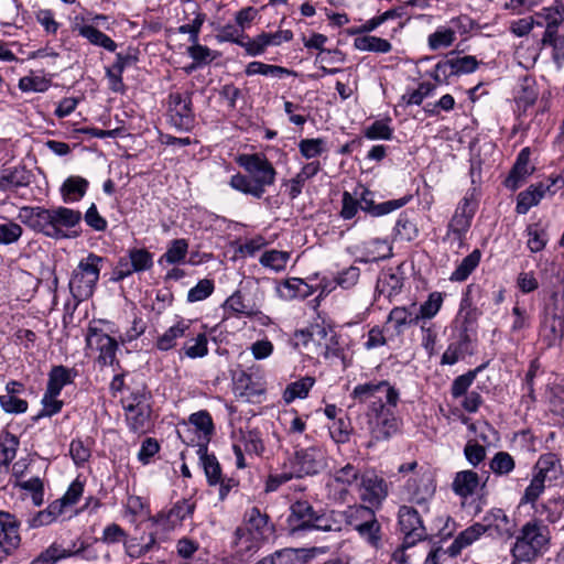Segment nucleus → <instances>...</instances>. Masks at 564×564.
<instances>
[{"mask_svg":"<svg viewBox=\"0 0 564 564\" xmlns=\"http://www.w3.org/2000/svg\"><path fill=\"white\" fill-rule=\"evenodd\" d=\"M70 555L62 545L57 543L51 544L47 549L42 551L31 564H56L59 560L66 558Z\"/></svg>","mask_w":564,"mask_h":564,"instance_id":"55","label":"nucleus"},{"mask_svg":"<svg viewBox=\"0 0 564 564\" xmlns=\"http://www.w3.org/2000/svg\"><path fill=\"white\" fill-rule=\"evenodd\" d=\"M262 543L263 541L250 533L248 529L237 527L230 542L232 556L241 562H247L260 550Z\"/></svg>","mask_w":564,"mask_h":564,"instance_id":"17","label":"nucleus"},{"mask_svg":"<svg viewBox=\"0 0 564 564\" xmlns=\"http://www.w3.org/2000/svg\"><path fill=\"white\" fill-rule=\"evenodd\" d=\"M104 260L102 257L91 252L79 261L68 284L69 291L76 301L88 300L94 294Z\"/></svg>","mask_w":564,"mask_h":564,"instance_id":"5","label":"nucleus"},{"mask_svg":"<svg viewBox=\"0 0 564 564\" xmlns=\"http://www.w3.org/2000/svg\"><path fill=\"white\" fill-rule=\"evenodd\" d=\"M478 65L479 62L473 55L454 56L438 62L432 76L436 82L443 83L452 76L474 73Z\"/></svg>","mask_w":564,"mask_h":564,"instance_id":"14","label":"nucleus"},{"mask_svg":"<svg viewBox=\"0 0 564 564\" xmlns=\"http://www.w3.org/2000/svg\"><path fill=\"white\" fill-rule=\"evenodd\" d=\"M229 184L234 189L251 195L256 198H261L265 192L260 186H257L252 178L240 173L232 175Z\"/></svg>","mask_w":564,"mask_h":564,"instance_id":"50","label":"nucleus"},{"mask_svg":"<svg viewBox=\"0 0 564 564\" xmlns=\"http://www.w3.org/2000/svg\"><path fill=\"white\" fill-rule=\"evenodd\" d=\"M191 324V321H177L176 324L169 327L162 335L156 338L155 347L161 351L171 350L176 346L178 338L187 337Z\"/></svg>","mask_w":564,"mask_h":564,"instance_id":"26","label":"nucleus"},{"mask_svg":"<svg viewBox=\"0 0 564 564\" xmlns=\"http://www.w3.org/2000/svg\"><path fill=\"white\" fill-rule=\"evenodd\" d=\"M89 347L96 346L99 351L98 362L102 365H112L116 361L118 343L108 334L102 333L96 327H89L86 337Z\"/></svg>","mask_w":564,"mask_h":564,"instance_id":"18","label":"nucleus"},{"mask_svg":"<svg viewBox=\"0 0 564 564\" xmlns=\"http://www.w3.org/2000/svg\"><path fill=\"white\" fill-rule=\"evenodd\" d=\"M534 471L546 479L549 485L558 480L564 474L561 460L554 453L541 455L534 465Z\"/></svg>","mask_w":564,"mask_h":564,"instance_id":"24","label":"nucleus"},{"mask_svg":"<svg viewBox=\"0 0 564 564\" xmlns=\"http://www.w3.org/2000/svg\"><path fill=\"white\" fill-rule=\"evenodd\" d=\"M484 527L487 532L503 540L511 539L516 533L517 524L502 509H492L484 517Z\"/></svg>","mask_w":564,"mask_h":564,"instance_id":"19","label":"nucleus"},{"mask_svg":"<svg viewBox=\"0 0 564 564\" xmlns=\"http://www.w3.org/2000/svg\"><path fill=\"white\" fill-rule=\"evenodd\" d=\"M315 383L313 377H304L295 382L290 383L283 392V400L286 404L292 403L295 399H304Z\"/></svg>","mask_w":564,"mask_h":564,"instance_id":"46","label":"nucleus"},{"mask_svg":"<svg viewBox=\"0 0 564 564\" xmlns=\"http://www.w3.org/2000/svg\"><path fill=\"white\" fill-rule=\"evenodd\" d=\"M411 198L412 196L408 195L398 199H391L380 204H376L373 200L372 192H370L367 188H364L362 193L360 194L359 202L361 210L370 214L373 217H379L403 207L410 202Z\"/></svg>","mask_w":564,"mask_h":564,"instance_id":"20","label":"nucleus"},{"mask_svg":"<svg viewBox=\"0 0 564 564\" xmlns=\"http://www.w3.org/2000/svg\"><path fill=\"white\" fill-rule=\"evenodd\" d=\"M200 465L210 486L217 485L221 480V467L214 454H208L206 444H199L196 451Z\"/></svg>","mask_w":564,"mask_h":564,"instance_id":"34","label":"nucleus"},{"mask_svg":"<svg viewBox=\"0 0 564 564\" xmlns=\"http://www.w3.org/2000/svg\"><path fill=\"white\" fill-rule=\"evenodd\" d=\"M191 91H173L169 95V119L180 131H191L195 123Z\"/></svg>","mask_w":564,"mask_h":564,"instance_id":"7","label":"nucleus"},{"mask_svg":"<svg viewBox=\"0 0 564 564\" xmlns=\"http://www.w3.org/2000/svg\"><path fill=\"white\" fill-rule=\"evenodd\" d=\"M359 498L367 505L380 508L389 494L386 479L373 469L365 470L358 484Z\"/></svg>","mask_w":564,"mask_h":564,"instance_id":"10","label":"nucleus"},{"mask_svg":"<svg viewBox=\"0 0 564 564\" xmlns=\"http://www.w3.org/2000/svg\"><path fill=\"white\" fill-rule=\"evenodd\" d=\"M15 486L31 494V499L35 507H40L43 505L44 485L39 477H33L24 481H17Z\"/></svg>","mask_w":564,"mask_h":564,"instance_id":"56","label":"nucleus"},{"mask_svg":"<svg viewBox=\"0 0 564 564\" xmlns=\"http://www.w3.org/2000/svg\"><path fill=\"white\" fill-rule=\"evenodd\" d=\"M479 486V476L473 470H462L455 475L453 490L460 497L471 496Z\"/></svg>","mask_w":564,"mask_h":564,"instance_id":"38","label":"nucleus"},{"mask_svg":"<svg viewBox=\"0 0 564 564\" xmlns=\"http://www.w3.org/2000/svg\"><path fill=\"white\" fill-rule=\"evenodd\" d=\"M486 532L487 527H484L482 523H475L460 532L444 552L448 553L449 556L455 557L462 552L464 547L470 545Z\"/></svg>","mask_w":564,"mask_h":564,"instance_id":"31","label":"nucleus"},{"mask_svg":"<svg viewBox=\"0 0 564 564\" xmlns=\"http://www.w3.org/2000/svg\"><path fill=\"white\" fill-rule=\"evenodd\" d=\"M247 76L263 75L282 78L283 76L295 75L294 72L278 65H270L262 62H250L245 69Z\"/></svg>","mask_w":564,"mask_h":564,"instance_id":"44","label":"nucleus"},{"mask_svg":"<svg viewBox=\"0 0 564 564\" xmlns=\"http://www.w3.org/2000/svg\"><path fill=\"white\" fill-rule=\"evenodd\" d=\"M239 527L248 529L250 533L262 541L273 531V524L270 523L269 516L261 512L257 507H252L245 512L243 521Z\"/></svg>","mask_w":564,"mask_h":564,"instance_id":"21","label":"nucleus"},{"mask_svg":"<svg viewBox=\"0 0 564 564\" xmlns=\"http://www.w3.org/2000/svg\"><path fill=\"white\" fill-rule=\"evenodd\" d=\"M486 532L487 527H484L482 523H475L460 532L444 552L448 553L449 556L455 557L462 552L464 547L470 545Z\"/></svg>","mask_w":564,"mask_h":564,"instance_id":"32","label":"nucleus"},{"mask_svg":"<svg viewBox=\"0 0 564 564\" xmlns=\"http://www.w3.org/2000/svg\"><path fill=\"white\" fill-rule=\"evenodd\" d=\"M325 465V455L317 446L296 449L289 459V467L293 469L295 478L318 474Z\"/></svg>","mask_w":564,"mask_h":564,"instance_id":"8","label":"nucleus"},{"mask_svg":"<svg viewBox=\"0 0 564 564\" xmlns=\"http://www.w3.org/2000/svg\"><path fill=\"white\" fill-rule=\"evenodd\" d=\"M311 557V550L283 549L270 556L263 557L257 564H303Z\"/></svg>","mask_w":564,"mask_h":564,"instance_id":"28","label":"nucleus"},{"mask_svg":"<svg viewBox=\"0 0 564 564\" xmlns=\"http://www.w3.org/2000/svg\"><path fill=\"white\" fill-rule=\"evenodd\" d=\"M18 218L35 232L52 239H69L80 235L78 229L83 219L79 210L58 206L45 208L41 206H23Z\"/></svg>","mask_w":564,"mask_h":564,"instance_id":"1","label":"nucleus"},{"mask_svg":"<svg viewBox=\"0 0 564 564\" xmlns=\"http://www.w3.org/2000/svg\"><path fill=\"white\" fill-rule=\"evenodd\" d=\"M482 369V366L477 367L474 370H469L468 372L458 376L454 379L451 388V393L453 398L457 399L467 393L469 387L474 382L477 373Z\"/></svg>","mask_w":564,"mask_h":564,"instance_id":"57","label":"nucleus"},{"mask_svg":"<svg viewBox=\"0 0 564 564\" xmlns=\"http://www.w3.org/2000/svg\"><path fill=\"white\" fill-rule=\"evenodd\" d=\"M77 372L74 369H68L65 366H54L48 373V381L46 389L50 395H59L62 389L70 384Z\"/></svg>","mask_w":564,"mask_h":564,"instance_id":"33","label":"nucleus"},{"mask_svg":"<svg viewBox=\"0 0 564 564\" xmlns=\"http://www.w3.org/2000/svg\"><path fill=\"white\" fill-rule=\"evenodd\" d=\"M234 391L236 397L250 401L253 397L261 394L263 389L253 382L250 375L241 371L234 377Z\"/></svg>","mask_w":564,"mask_h":564,"instance_id":"39","label":"nucleus"},{"mask_svg":"<svg viewBox=\"0 0 564 564\" xmlns=\"http://www.w3.org/2000/svg\"><path fill=\"white\" fill-rule=\"evenodd\" d=\"M456 41L454 29L440 26L427 37L430 50L437 51L442 47H449Z\"/></svg>","mask_w":564,"mask_h":564,"instance_id":"49","label":"nucleus"},{"mask_svg":"<svg viewBox=\"0 0 564 564\" xmlns=\"http://www.w3.org/2000/svg\"><path fill=\"white\" fill-rule=\"evenodd\" d=\"M525 231L528 236L527 246L530 251L534 253L542 251L549 241L546 230L541 226V224L534 223L528 225Z\"/></svg>","mask_w":564,"mask_h":564,"instance_id":"47","label":"nucleus"},{"mask_svg":"<svg viewBox=\"0 0 564 564\" xmlns=\"http://www.w3.org/2000/svg\"><path fill=\"white\" fill-rule=\"evenodd\" d=\"M195 502L189 499L176 501L169 511H161L150 518V521L166 536L187 517L192 516L195 510Z\"/></svg>","mask_w":564,"mask_h":564,"instance_id":"12","label":"nucleus"},{"mask_svg":"<svg viewBox=\"0 0 564 564\" xmlns=\"http://www.w3.org/2000/svg\"><path fill=\"white\" fill-rule=\"evenodd\" d=\"M400 269L401 265H399L395 271L388 269L387 271H383L378 279L377 289L381 293H387L389 297L398 294L403 286L404 279Z\"/></svg>","mask_w":564,"mask_h":564,"instance_id":"40","label":"nucleus"},{"mask_svg":"<svg viewBox=\"0 0 564 564\" xmlns=\"http://www.w3.org/2000/svg\"><path fill=\"white\" fill-rule=\"evenodd\" d=\"M89 183L82 176H69L61 186V194L65 203L78 202L87 192Z\"/></svg>","mask_w":564,"mask_h":564,"instance_id":"37","label":"nucleus"},{"mask_svg":"<svg viewBox=\"0 0 564 564\" xmlns=\"http://www.w3.org/2000/svg\"><path fill=\"white\" fill-rule=\"evenodd\" d=\"M430 481L429 477L422 476L421 478H410L406 481L405 490L411 502L420 506L423 510H426V503L432 498L434 489L425 484Z\"/></svg>","mask_w":564,"mask_h":564,"instance_id":"27","label":"nucleus"},{"mask_svg":"<svg viewBox=\"0 0 564 564\" xmlns=\"http://www.w3.org/2000/svg\"><path fill=\"white\" fill-rule=\"evenodd\" d=\"M215 284L213 280L203 279L192 288L187 293V301L189 303L199 302L207 299L214 292Z\"/></svg>","mask_w":564,"mask_h":564,"instance_id":"63","label":"nucleus"},{"mask_svg":"<svg viewBox=\"0 0 564 564\" xmlns=\"http://www.w3.org/2000/svg\"><path fill=\"white\" fill-rule=\"evenodd\" d=\"M540 336L547 347L560 346L564 338V294L552 292L540 319Z\"/></svg>","mask_w":564,"mask_h":564,"instance_id":"4","label":"nucleus"},{"mask_svg":"<svg viewBox=\"0 0 564 564\" xmlns=\"http://www.w3.org/2000/svg\"><path fill=\"white\" fill-rule=\"evenodd\" d=\"M536 26H544L545 31L542 39L553 36L558 33V28L564 23V14L554 6L543 7L534 14Z\"/></svg>","mask_w":564,"mask_h":564,"instance_id":"23","label":"nucleus"},{"mask_svg":"<svg viewBox=\"0 0 564 564\" xmlns=\"http://www.w3.org/2000/svg\"><path fill=\"white\" fill-rule=\"evenodd\" d=\"M394 230L395 235L405 241H412L419 235L415 224L411 221L405 214L399 216Z\"/></svg>","mask_w":564,"mask_h":564,"instance_id":"62","label":"nucleus"},{"mask_svg":"<svg viewBox=\"0 0 564 564\" xmlns=\"http://www.w3.org/2000/svg\"><path fill=\"white\" fill-rule=\"evenodd\" d=\"M535 512L551 523H562L564 527V497L556 496L535 507Z\"/></svg>","mask_w":564,"mask_h":564,"instance_id":"35","label":"nucleus"},{"mask_svg":"<svg viewBox=\"0 0 564 564\" xmlns=\"http://www.w3.org/2000/svg\"><path fill=\"white\" fill-rule=\"evenodd\" d=\"M443 304V296L440 292H433L429 295V299L416 307V315L419 317V323L422 319H431L433 318L438 311L441 310Z\"/></svg>","mask_w":564,"mask_h":564,"instance_id":"54","label":"nucleus"},{"mask_svg":"<svg viewBox=\"0 0 564 564\" xmlns=\"http://www.w3.org/2000/svg\"><path fill=\"white\" fill-rule=\"evenodd\" d=\"M334 512L319 513L306 500H296L290 507L288 524L295 533L305 530L340 531V523L333 518Z\"/></svg>","mask_w":564,"mask_h":564,"instance_id":"2","label":"nucleus"},{"mask_svg":"<svg viewBox=\"0 0 564 564\" xmlns=\"http://www.w3.org/2000/svg\"><path fill=\"white\" fill-rule=\"evenodd\" d=\"M390 118L376 120L365 129L364 135L369 140H391L393 129L390 127Z\"/></svg>","mask_w":564,"mask_h":564,"instance_id":"51","label":"nucleus"},{"mask_svg":"<svg viewBox=\"0 0 564 564\" xmlns=\"http://www.w3.org/2000/svg\"><path fill=\"white\" fill-rule=\"evenodd\" d=\"M208 354V339L205 333H199L195 337L187 339L180 349V356L191 359L203 358Z\"/></svg>","mask_w":564,"mask_h":564,"instance_id":"41","label":"nucleus"},{"mask_svg":"<svg viewBox=\"0 0 564 564\" xmlns=\"http://www.w3.org/2000/svg\"><path fill=\"white\" fill-rule=\"evenodd\" d=\"M4 192L28 187L33 178V173L24 165H17L1 170Z\"/></svg>","mask_w":564,"mask_h":564,"instance_id":"29","label":"nucleus"},{"mask_svg":"<svg viewBox=\"0 0 564 564\" xmlns=\"http://www.w3.org/2000/svg\"><path fill=\"white\" fill-rule=\"evenodd\" d=\"M126 421L129 429L134 433H145L151 425V405L123 406Z\"/></svg>","mask_w":564,"mask_h":564,"instance_id":"25","label":"nucleus"},{"mask_svg":"<svg viewBox=\"0 0 564 564\" xmlns=\"http://www.w3.org/2000/svg\"><path fill=\"white\" fill-rule=\"evenodd\" d=\"M79 35L87 39L90 44L104 47L109 52L117 50V44L107 34L93 25H83L78 29Z\"/></svg>","mask_w":564,"mask_h":564,"instance_id":"43","label":"nucleus"},{"mask_svg":"<svg viewBox=\"0 0 564 564\" xmlns=\"http://www.w3.org/2000/svg\"><path fill=\"white\" fill-rule=\"evenodd\" d=\"M354 46L359 51L375 52V53H389L392 50L391 43L382 37L373 35H364L354 40Z\"/></svg>","mask_w":564,"mask_h":564,"instance_id":"45","label":"nucleus"},{"mask_svg":"<svg viewBox=\"0 0 564 564\" xmlns=\"http://www.w3.org/2000/svg\"><path fill=\"white\" fill-rule=\"evenodd\" d=\"M550 541V532L546 525L539 520L528 521L520 530L511 549L512 557L524 560L530 564L536 558L542 549Z\"/></svg>","mask_w":564,"mask_h":564,"instance_id":"3","label":"nucleus"},{"mask_svg":"<svg viewBox=\"0 0 564 564\" xmlns=\"http://www.w3.org/2000/svg\"><path fill=\"white\" fill-rule=\"evenodd\" d=\"M530 155L531 151L530 148H523L518 156L517 160L509 172V175L505 180V186L510 189H517L522 182L534 172V166H530Z\"/></svg>","mask_w":564,"mask_h":564,"instance_id":"22","label":"nucleus"},{"mask_svg":"<svg viewBox=\"0 0 564 564\" xmlns=\"http://www.w3.org/2000/svg\"><path fill=\"white\" fill-rule=\"evenodd\" d=\"M240 440L243 443L245 451L249 454L261 455L264 451V445L260 433L256 430H250L243 432L239 431Z\"/></svg>","mask_w":564,"mask_h":564,"instance_id":"58","label":"nucleus"},{"mask_svg":"<svg viewBox=\"0 0 564 564\" xmlns=\"http://www.w3.org/2000/svg\"><path fill=\"white\" fill-rule=\"evenodd\" d=\"M399 524L404 533L402 543L404 549L413 546L426 535L419 511L413 507L402 506L399 509Z\"/></svg>","mask_w":564,"mask_h":564,"instance_id":"15","label":"nucleus"},{"mask_svg":"<svg viewBox=\"0 0 564 564\" xmlns=\"http://www.w3.org/2000/svg\"><path fill=\"white\" fill-rule=\"evenodd\" d=\"M20 521L13 513L0 510V563L11 556L20 546Z\"/></svg>","mask_w":564,"mask_h":564,"instance_id":"13","label":"nucleus"},{"mask_svg":"<svg viewBox=\"0 0 564 564\" xmlns=\"http://www.w3.org/2000/svg\"><path fill=\"white\" fill-rule=\"evenodd\" d=\"M188 251V242L186 239L180 238L172 240L165 253L161 257L160 262L163 261L169 264H177L184 261Z\"/></svg>","mask_w":564,"mask_h":564,"instance_id":"48","label":"nucleus"},{"mask_svg":"<svg viewBox=\"0 0 564 564\" xmlns=\"http://www.w3.org/2000/svg\"><path fill=\"white\" fill-rule=\"evenodd\" d=\"M128 256L135 273L150 270L153 265V254L145 248L129 249Z\"/></svg>","mask_w":564,"mask_h":564,"instance_id":"52","label":"nucleus"},{"mask_svg":"<svg viewBox=\"0 0 564 564\" xmlns=\"http://www.w3.org/2000/svg\"><path fill=\"white\" fill-rule=\"evenodd\" d=\"M481 259L479 249H475L471 253L465 257L457 268L453 271L449 280L453 282H463L468 279L473 271L478 267Z\"/></svg>","mask_w":564,"mask_h":564,"instance_id":"42","label":"nucleus"},{"mask_svg":"<svg viewBox=\"0 0 564 564\" xmlns=\"http://www.w3.org/2000/svg\"><path fill=\"white\" fill-rule=\"evenodd\" d=\"M546 479L534 473L530 485L525 488L521 503H534L545 489Z\"/></svg>","mask_w":564,"mask_h":564,"instance_id":"61","label":"nucleus"},{"mask_svg":"<svg viewBox=\"0 0 564 564\" xmlns=\"http://www.w3.org/2000/svg\"><path fill=\"white\" fill-rule=\"evenodd\" d=\"M238 163L250 174L257 186L265 191V186L274 184L276 172L264 154H242Z\"/></svg>","mask_w":564,"mask_h":564,"instance_id":"9","label":"nucleus"},{"mask_svg":"<svg viewBox=\"0 0 564 564\" xmlns=\"http://www.w3.org/2000/svg\"><path fill=\"white\" fill-rule=\"evenodd\" d=\"M516 463L507 452H498L490 460V468L496 475H508L514 469Z\"/></svg>","mask_w":564,"mask_h":564,"instance_id":"59","label":"nucleus"},{"mask_svg":"<svg viewBox=\"0 0 564 564\" xmlns=\"http://www.w3.org/2000/svg\"><path fill=\"white\" fill-rule=\"evenodd\" d=\"M384 386H388V381L386 380L358 384L352 390L351 397L357 399L359 402H366L375 397L377 392L382 391Z\"/></svg>","mask_w":564,"mask_h":564,"instance_id":"60","label":"nucleus"},{"mask_svg":"<svg viewBox=\"0 0 564 564\" xmlns=\"http://www.w3.org/2000/svg\"><path fill=\"white\" fill-rule=\"evenodd\" d=\"M289 259L290 253L286 251L268 250L262 253L259 261L263 267L280 272L285 269Z\"/></svg>","mask_w":564,"mask_h":564,"instance_id":"53","label":"nucleus"},{"mask_svg":"<svg viewBox=\"0 0 564 564\" xmlns=\"http://www.w3.org/2000/svg\"><path fill=\"white\" fill-rule=\"evenodd\" d=\"M544 46H551L553 50V59L561 67L564 64V35L560 33L553 34V36L541 39Z\"/></svg>","mask_w":564,"mask_h":564,"instance_id":"64","label":"nucleus"},{"mask_svg":"<svg viewBox=\"0 0 564 564\" xmlns=\"http://www.w3.org/2000/svg\"><path fill=\"white\" fill-rule=\"evenodd\" d=\"M387 322L394 324L397 334L403 333L404 328L408 326L420 324L416 315V304L413 303L410 306L393 307L389 313Z\"/></svg>","mask_w":564,"mask_h":564,"instance_id":"30","label":"nucleus"},{"mask_svg":"<svg viewBox=\"0 0 564 564\" xmlns=\"http://www.w3.org/2000/svg\"><path fill=\"white\" fill-rule=\"evenodd\" d=\"M346 523L356 530L361 538L370 544L377 545L380 541V523L375 513V507L355 505L344 512Z\"/></svg>","mask_w":564,"mask_h":564,"instance_id":"6","label":"nucleus"},{"mask_svg":"<svg viewBox=\"0 0 564 564\" xmlns=\"http://www.w3.org/2000/svg\"><path fill=\"white\" fill-rule=\"evenodd\" d=\"M564 186L562 176L550 177L546 182L531 185L528 189L518 195L516 212L520 215L527 214L531 207L538 205L546 193L552 195Z\"/></svg>","mask_w":564,"mask_h":564,"instance_id":"11","label":"nucleus"},{"mask_svg":"<svg viewBox=\"0 0 564 564\" xmlns=\"http://www.w3.org/2000/svg\"><path fill=\"white\" fill-rule=\"evenodd\" d=\"M372 411L376 412L375 420L370 422L372 437L377 442L389 440L399 431V420L381 401L372 402Z\"/></svg>","mask_w":564,"mask_h":564,"instance_id":"16","label":"nucleus"},{"mask_svg":"<svg viewBox=\"0 0 564 564\" xmlns=\"http://www.w3.org/2000/svg\"><path fill=\"white\" fill-rule=\"evenodd\" d=\"M475 288L473 284L466 288L459 305V312L457 318L462 321V325H466V328H471L480 315L477 306L473 300V292Z\"/></svg>","mask_w":564,"mask_h":564,"instance_id":"36","label":"nucleus"}]
</instances>
